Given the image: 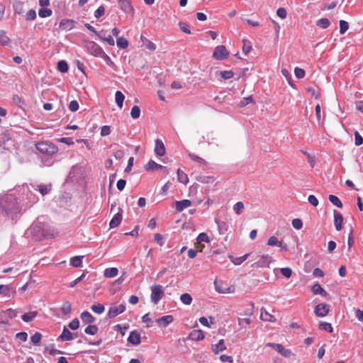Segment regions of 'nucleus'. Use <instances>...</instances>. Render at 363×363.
Returning a JSON list of instances; mask_svg holds the SVG:
<instances>
[{"instance_id":"nucleus-1","label":"nucleus","mask_w":363,"mask_h":363,"mask_svg":"<svg viewBox=\"0 0 363 363\" xmlns=\"http://www.w3.org/2000/svg\"><path fill=\"white\" fill-rule=\"evenodd\" d=\"M34 186L23 185L19 190L20 201L11 194H7L0 197V214L11 218L17 219L22 210L31 207L38 201V198L34 193Z\"/></svg>"},{"instance_id":"nucleus-2","label":"nucleus","mask_w":363,"mask_h":363,"mask_svg":"<svg viewBox=\"0 0 363 363\" xmlns=\"http://www.w3.org/2000/svg\"><path fill=\"white\" fill-rule=\"evenodd\" d=\"M57 234L56 230L48 224L38 220L26 231V235L33 241L54 238Z\"/></svg>"},{"instance_id":"nucleus-3","label":"nucleus","mask_w":363,"mask_h":363,"mask_svg":"<svg viewBox=\"0 0 363 363\" xmlns=\"http://www.w3.org/2000/svg\"><path fill=\"white\" fill-rule=\"evenodd\" d=\"M35 147L38 152L45 157L52 156L58 151V147L50 141L38 142Z\"/></svg>"},{"instance_id":"nucleus-4","label":"nucleus","mask_w":363,"mask_h":363,"mask_svg":"<svg viewBox=\"0 0 363 363\" xmlns=\"http://www.w3.org/2000/svg\"><path fill=\"white\" fill-rule=\"evenodd\" d=\"M163 294V287L161 285H153L151 287V301L155 304L158 303L162 298Z\"/></svg>"},{"instance_id":"nucleus-5","label":"nucleus","mask_w":363,"mask_h":363,"mask_svg":"<svg viewBox=\"0 0 363 363\" xmlns=\"http://www.w3.org/2000/svg\"><path fill=\"white\" fill-rule=\"evenodd\" d=\"M86 50L91 55L96 57H101L105 52L100 45L93 41L86 44Z\"/></svg>"},{"instance_id":"nucleus-6","label":"nucleus","mask_w":363,"mask_h":363,"mask_svg":"<svg viewBox=\"0 0 363 363\" xmlns=\"http://www.w3.org/2000/svg\"><path fill=\"white\" fill-rule=\"evenodd\" d=\"M228 51L224 45L217 46L213 53V57L218 60H222L228 57Z\"/></svg>"},{"instance_id":"nucleus-7","label":"nucleus","mask_w":363,"mask_h":363,"mask_svg":"<svg viewBox=\"0 0 363 363\" xmlns=\"http://www.w3.org/2000/svg\"><path fill=\"white\" fill-rule=\"evenodd\" d=\"M265 346L274 348L284 357H289L291 354L290 350L284 348L281 344L279 343L267 342Z\"/></svg>"},{"instance_id":"nucleus-8","label":"nucleus","mask_w":363,"mask_h":363,"mask_svg":"<svg viewBox=\"0 0 363 363\" xmlns=\"http://www.w3.org/2000/svg\"><path fill=\"white\" fill-rule=\"evenodd\" d=\"M125 310V304H121L119 306H111L108 311V316L109 318H113L119 314L123 313Z\"/></svg>"},{"instance_id":"nucleus-9","label":"nucleus","mask_w":363,"mask_h":363,"mask_svg":"<svg viewBox=\"0 0 363 363\" xmlns=\"http://www.w3.org/2000/svg\"><path fill=\"white\" fill-rule=\"evenodd\" d=\"M330 311V305L326 303L318 304L315 308L314 313L318 317L325 316Z\"/></svg>"},{"instance_id":"nucleus-10","label":"nucleus","mask_w":363,"mask_h":363,"mask_svg":"<svg viewBox=\"0 0 363 363\" xmlns=\"http://www.w3.org/2000/svg\"><path fill=\"white\" fill-rule=\"evenodd\" d=\"M122 213H123V209L122 208H119L118 212L116 213L113 216L112 219L111 220V221L109 223L110 228H116V227H118L121 224V223L122 221V218H123Z\"/></svg>"},{"instance_id":"nucleus-11","label":"nucleus","mask_w":363,"mask_h":363,"mask_svg":"<svg viewBox=\"0 0 363 363\" xmlns=\"http://www.w3.org/2000/svg\"><path fill=\"white\" fill-rule=\"evenodd\" d=\"M76 337L77 335L70 332L66 327H64L62 332L57 340L61 341H70L74 340Z\"/></svg>"},{"instance_id":"nucleus-12","label":"nucleus","mask_w":363,"mask_h":363,"mask_svg":"<svg viewBox=\"0 0 363 363\" xmlns=\"http://www.w3.org/2000/svg\"><path fill=\"white\" fill-rule=\"evenodd\" d=\"M128 342L133 345H138L141 342L140 335L137 330H133L130 333L128 337Z\"/></svg>"},{"instance_id":"nucleus-13","label":"nucleus","mask_w":363,"mask_h":363,"mask_svg":"<svg viewBox=\"0 0 363 363\" xmlns=\"http://www.w3.org/2000/svg\"><path fill=\"white\" fill-rule=\"evenodd\" d=\"M334 215V225L335 229L339 231L342 229V225L343 223V217L340 213L337 211L336 210L333 211Z\"/></svg>"},{"instance_id":"nucleus-14","label":"nucleus","mask_w":363,"mask_h":363,"mask_svg":"<svg viewBox=\"0 0 363 363\" xmlns=\"http://www.w3.org/2000/svg\"><path fill=\"white\" fill-rule=\"evenodd\" d=\"M174 318L172 315H164L156 320V323L162 328H166L169 324L173 322Z\"/></svg>"},{"instance_id":"nucleus-15","label":"nucleus","mask_w":363,"mask_h":363,"mask_svg":"<svg viewBox=\"0 0 363 363\" xmlns=\"http://www.w3.org/2000/svg\"><path fill=\"white\" fill-rule=\"evenodd\" d=\"M196 242L195 245H196V247L197 248H203L204 245H203V242H208L209 238L206 233H201L198 237L196 238Z\"/></svg>"},{"instance_id":"nucleus-16","label":"nucleus","mask_w":363,"mask_h":363,"mask_svg":"<svg viewBox=\"0 0 363 363\" xmlns=\"http://www.w3.org/2000/svg\"><path fill=\"white\" fill-rule=\"evenodd\" d=\"M191 205V202L190 200L184 199L182 201H176L175 203V208L177 211L181 212L184 211L185 208L189 207Z\"/></svg>"},{"instance_id":"nucleus-17","label":"nucleus","mask_w":363,"mask_h":363,"mask_svg":"<svg viewBox=\"0 0 363 363\" xmlns=\"http://www.w3.org/2000/svg\"><path fill=\"white\" fill-rule=\"evenodd\" d=\"M121 9L127 13H131L133 11V6L128 0H118Z\"/></svg>"},{"instance_id":"nucleus-18","label":"nucleus","mask_w":363,"mask_h":363,"mask_svg":"<svg viewBox=\"0 0 363 363\" xmlns=\"http://www.w3.org/2000/svg\"><path fill=\"white\" fill-rule=\"evenodd\" d=\"M155 153L158 156H163L165 154L164 145L159 139L155 140Z\"/></svg>"},{"instance_id":"nucleus-19","label":"nucleus","mask_w":363,"mask_h":363,"mask_svg":"<svg viewBox=\"0 0 363 363\" xmlns=\"http://www.w3.org/2000/svg\"><path fill=\"white\" fill-rule=\"evenodd\" d=\"M74 26V21L70 19H63L60 23V28L62 30H70Z\"/></svg>"},{"instance_id":"nucleus-20","label":"nucleus","mask_w":363,"mask_h":363,"mask_svg":"<svg viewBox=\"0 0 363 363\" xmlns=\"http://www.w3.org/2000/svg\"><path fill=\"white\" fill-rule=\"evenodd\" d=\"M80 318L86 324H90L95 321L94 317L88 311H84L81 313Z\"/></svg>"},{"instance_id":"nucleus-21","label":"nucleus","mask_w":363,"mask_h":363,"mask_svg":"<svg viewBox=\"0 0 363 363\" xmlns=\"http://www.w3.org/2000/svg\"><path fill=\"white\" fill-rule=\"evenodd\" d=\"M226 347L225 345L223 340H220L217 344L212 345V350L216 354L224 351Z\"/></svg>"},{"instance_id":"nucleus-22","label":"nucleus","mask_w":363,"mask_h":363,"mask_svg":"<svg viewBox=\"0 0 363 363\" xmlns=\"http://www.w3.org/2000/svg\"><path fill=\"white\" fill-rule=\"evenodd\" d=\"M215 222L217 225V228L220 235H224L228 229V224L224 221H220L217 218L215 219Z\"/></svg>"},{"instance_id":"nucleus-23","label":"nucleus","mask_w":363,"mask_h":363,"mask_svg":"<svg viewBox=\"0 0 363 363\" xmlns=\"http://www.w3.org/2000/svg\"><path fill=\"white\" fill-rule=\"evenodd\" d=\"M145 169L147 170V171H151V170H154V169H166L165 167L161 165V164H159L157 163H156L155 161L153 160H150L145 166Z\"/></svg>"},{"instance_id":"nucleus-24","label":"nucleus","mask_w":363,"mask_h":363,"mask_svg":"<svg viewBox=\"0 0 363 363\" xmlns=\"http://www.w3.org/2000/svg\"><path fill=\"white\" fill-rule=\"evenodd\" d=\"M267 245L269 247H281V250L286 247V246L282 245V242H280L278 238L275 236H272L269 238Z\"/></svg>"},{"instance_id":"nucleus-25","label":"nucleus","mask_w":363,"mask_h":363,"mask_svg":"<svg viewBox=\"0 0 363 363\" xmlns=\"http://www.w3.org/2000/svg\"><path fill=\"white\" fill-rule=\"evenodd\" d=\"M118 274V269L116 267L106 268L104 272V276L106 278H113Z\"/></svg>"},{"instance_id":"nucleus-26","label":"nucleus","mask_w":363,"mask_h":363,"mask_svg":"<svg viewBox=\"0 0 363 363\" xmlns=\"http://www.w3.org/2000/svg\"><path fill=\"white\" fill-rule=\"evenodd\" d=\"M140 40L143 43V46H145L147 49L150 50H155L156 49V45L150 40H149L144 35H142L140 36Z\"/></svg>"},{"instance_id":"nucleus-27","label":"nucleus","mask_w":363,"mask_h":363,"mask_svg":"<svg viewBox=\"0 0 363 363\" xmlns=\"http://www.w3.org/2000/svg\"><path fill=\"white\" fill-rule=\"evenodd\" d=\"M260 318L264 321L275 322L274 316L269 313L265 309H261Z\"/></svg>"},{"instance_id":"nucleus-28","label":"nucleus","mask_w":363,"mask_h":363,"mask_svg":"<svg viewBox=\"0 0 363 363\" xmlns=\"http://www.w3.org/2000/svg\"><path fill=\"white\" fill-rule=\"evenodd\" d=\"M34 190L36 191H39L42 196H45L48 194L51 190V185H45V184H39L37 186V188L34 187Z\"/></svg>"},{"instance_id":"nucleus-29","label":"nucleus","mask_w":363,"mask_h":363,"mask_svg":"<svg viewBox=\"0 0 363 363\" xmlns=\"http://www.w3.org/2000/svg\"><path fill=\"white\" fill-rule=\"evenodd\" d=\"M311 290L314 294H320L323 296H326L328 295L327 291L319 284H315L312 286Z\"/></svg>"},{"instance_id":"nucleus-30","label":"nucleus","mask_w":363,"mask_h":363,"mask_svg":"<svg viewBox=\"0 0 363 363\" xmlns=\"http://www.w3.org/2000/svg\"><path fill=\"white\" fill-rule=\"evenodd\" d=\"M190 338L193 340H196V341H199V340H201L204 338V334L200 330H193L191 333H190Z\"/></svg>"},{"instance_id":"nucleus-31","label":"nucleus","mask_w":363,"mask_h":363,"mask_svg":"<svg viewBox=\"0 0 363 363\" xmlns=\"http://www.w3.org/2000/svg\"><path fill=\"white\" fill-rule=\"evenodd\" d=\"M248 256V254H245L240 257H234L233 255H229V258L230 259L233 263H234L235 265H238L242 263L247 258Z\"/></svg>"},{"instance_id":"nucleus-32","label":"nucleus","mask_w":363,"mask_h":363,"mask_svg":"<svg viewBox=\"0 0 363 363\" xmlns=\"http://www.w3.org/2000/svg\"><path fill=\"white\" fill-rule=\"evenodd\" d=\"M124 99H125V96L123 95V94L120 91H117L115 94V100H116V104L121 108L123 106Z\"/></svg>"},{"instance_id":"nucleus-33","label":"nucleus","mask_w":363,"mask_h":363,"mask_svg":"<svg viewBox=\"0 0 363 363\" xmlns=\"http://www.w3.org/2000/svg\"><path fill=\"white\" fill-rule=\"evenodd\" d=\"M177 179L179 182L182 183L184 184H187L189 182L187 174L183 171H182L180 169H177Z\"/></svg>"},{"instance_id":"nucleus-34","label":"nucleus","mask_w":363,"mask_h":363,"mask_svg":"<svg viewBox=\"0 0 363 363\" xmlns=\"http://www.w3.org/2000/svg\"><path fill=\"white\" fill-rule=\"evenodd\" d=\"M37 311H30L28 313H24L21 318L24 322L28 323L32 321L37 316Z\"/></svg>"},{"instance_id":"nucleus-35","label":"nucleus","mask_w":363,"mask_h":363,"mask_svg":"<svg viewBox=\"0 0 363 363\" xmlns=\"http://www.w3.org/2000/svg\"><path fill=\"white\" fill-rule=\"evenodd\" d=\"M13 9L16 13L21 14L24 11L23 3L20 1H15L13 4Z\"/></svg>"},{"instance_id":"nucleus-36","label":"nucleus","mask_w":363,"mask_h":363,"mask_svg":"<svg viewBox=\"0 0 363 363\" xmlns=\"http://www.w3.org/2000/svg\"><path fill=\"white\" fill-rule=\"evenodd\" d=\"M101 58H102L105 62L106 63V65L108 66H109L110 67H111L113 70L116 71L117 70V66L116 65V64L111 60V59L110 58V57L106 53L104 52V55L101 57Z\"/></svg>"},{"instance_id":"nucleus-37","label":"nucleus","mask_w":363,"mask_h":363,"mask_svg":"<svg viewBox=\"0 0 363 363\" xmlns=\"http://www.w3.org/2000/svg\"><path fill=\"white\" fill-rule=\"evenodd\" d=\"M11 43L10 38L6 35L4 30H0V44L6 46Z\"/></svg>"},{"instance_id":"nucleus-38","label":"nucleus","mask_w":363,"mask_h":363,"mask_svg":"<svg viewBox=\"0 0 363 363\" xmlns=\"http://www.w3.org/2000/svg\"><path fill=\"white\" fill-rule=\"evenodd\" d=\"M57 69L62 73H65L69 69L68 64L65 60H60L57 63Z\"/></svg>"},{"instance_id":"nucleus-39","label":"nucleus","mask_w":363,"mask_h":363,"mask_svg":"<svg viewBox=\"0 0 363 363\" xmlns=\"http://www.w3.org/2000/svg\"><path fill=\"white\" fill-rule=\"evenodd\" d=\"M316 25L321 28L325 29L330 26V21L326 18H322L317 21Z\"/></svg>"},{"instance_id":"nucleus-40","label":"nucleus","mask_w":363,"mask_h":363,"mask_svg":"<svg viewBox=\"0 0 363 363\" xmlns=\"http://www.w3.org/2000/svg\"><path fill=\"white\" fill-rule=\"evenodd\" d=\"M116 45L119 48L125 49L128 45V40L123 37H119L116 40Z\"/></svg>"},{"instance_id":"nucleus-41","label":"nucleus","mask_w":363,"mask_h":363,"mask_svg":"<svg viewBox=\"0 0 363 363\" xmlns=\"http://www.w3.org/2000/svg\"><path fill=\"white\" fill-rule=\"evenodd\" d=\"M328 199L335 206H337L338 208L342 207V203L337 196H336L335 195H330L328 196Z\"/></svg>"},{"instance_id":"nucleus-42","label":"nucleus","mask_w":363,"mask_h":363,"mask_svg":"<svg viewBox=\"0 0 363 363\" xmlns=\"http://www.w3.org/2000/svg\"><path fill=\"white\" fill-rule=\"evenodd\" d=\"M84 256H76L70 259V264L74 267H79L82 266V259Z\"/></svg>"},{"instance_id":"nucleus-43","label":"nucleus","mask_w":363,"mask_h":363,"mask_svg":"<svg viewBox=\"0 0 363 363\" xmlns=\"http://www.w3.org/2000/svg\"><path fill=\"white\" fill-rule=\"evenodd\" d=\"M180 301L185 305H190L192 303V298L189 294L185 293L181 295Z\"/></svg>"},{"instance_id":"nucleus-44","label":"nucleus","mask_w":363,"mask_h":363,"mask_svg":"<svg viewBox=\"0 0 363 363\" xmlns=\"http://www.w3.org/2000/svg\"><path fill=\"white\" fill-rule=\"evenodd\" d=\"M72 310V305L69 301H65L63 303L61 307V311L64 315H68L70 313Z\"/></svg>"},{"instance_id":"nucleus-45","label":"nucleus","mask_w":363,"mask_h":363,"mask_svg":"<svg viewBox=\"0 0 363 363\" xmlns=\"http://www.w3.org/2000/svg\"><path fill=\"white\" fill-rule=\"evenodd\" d=\"M98 330H99V328L96 325H89L85 328L84 332H85V333H86L88 335H94L97 333Z\"/></svg>"},{"instance_id":"nucleus-46","label":"nucleus","mask_w":363,"mask_h":363,"mask_svg":"<svg viewBox=\"0 0 363 363\" xmlns=\"http://www.w3.org/2000/svg\"><path fill=\"white\" fill-rule=\"evenodd\" d=\"M244 208V203L242 201H238L233 206V211L236 214L240 215L243 212Z\"/></svg>"},{"instance_id":"nucleus-47","label":"nucleus","mask_w":363,"mask_h":363,"mask_svg":"<svg viewBox=\"0 0 363 363\" xmlns=\"http://www.w3.org/2000/svg\"><path fill=\"white\" fill-rule=\"evenodd\" d=\"M38 15L41 18L49 17L52 15V11L50 9L42 8L38 11Z\"/></svg>"},{"instance_id":"nucleus-48","label":"nucleus","mask_w":363,"mask_h":363,"mask_svg":"<svg viewBox=\"0 0 363 363\" xmlns=\"http://www.w3.org/2000/svg\"><path fill=\"white\" fill-rule=\"evenodd\" d=\"M319 328L328 331L329 333H333V328L330 323L327 322L321 321L319 323Z\"/></svg>"},{"instance_id":"nucleus-49","label":"nucleus","mask_w":363,"mask_h":363,"mask_svg":"<svg viewBox=\"0 0 363 363\" xmlns=\"http://www.w3.org/2000/svg\"><path fill=\"white\" fill-rule=\"evenodd\" d=\"M130 116L133 119H137L140 116V108L138 106H134L130 111Z\"/></svg>"},{"instance_id":"nucleus-50","label":"nucleus","mask_w":363,"mask_h":363,"mask_svg":"<svg viewBox=\"0 0 363 363\" xmlns=\"http://www.w3.org/2000/svg\"><path fill=\"white\" fill-rule=\"evenodd\" d=\"M91 310L97 313V314H101L104 312L105 307L104 305L101 303L95 304L91 306Z\"/></svg>"},{"instance_id":"nucleus-51","label":"nucleus","mask_w":363,"mask_h":363,"mask_svg":"<svg viewBox=\"0 0 363 363\" xmlns=\"http://www.w3.org/2000/svg\"><path fill=\"white\" fill-rule=\"evenodd\" d=\"M41 339H42V335L38 332H36L30 337V340H31L32 343L35 345H39Z\"/></svg>"},{"instance_id":"nucleus-52","label":"nucleus","mask_w":363,"mask_h":363,"mask_svg":"<svg viewBox=\"0 0 363 363\" xmlns=\"http://www.w3.org/2000/svg\"><path fill=\"white\" fill-rule=\"evenodd\" d=\"M349 28V24L344 20L340 21V33L343 35Z\"/></svg>"},{"instance_id":"nucleus-53","label":"nucleus","mask_w":363,"mask_h":363,"mask_svg":"<svg viewBox=\"0 0 363 363\" xmlns=\"http://www.w3.org/2000/svg\"><path fill=\"white\" fill-rule=\"evenodd\" d=\"M86 274H87L86 271L84 272L83 274L80 277H79L78 278H77L76 279H74V281L70 282L69 286L72 288L74 287L79 282H80L81 281H82L84 279Z\"/></svg>"},{"instance_id":"nucleus-54","label":"nucleus","mask_w":363,"mask_h":363,"mask_svg":"<svg viewBox=\"0 0 363 363\" xmlns=\"http://www.w3.org/2000/svg\"><path fill=\"white\" fill-rule=\"evenodd\" d=\"M252 50V45L249 40H243V47H242V51L247 54L250 52Z\"/></svg>"},{"instance_id":"nucleus-55","label":"nucleus","mask_w":363,"mask_h":363,"mask_svg":"<svg viewBox=\"0 0 363 363\" xmlns=\"http://www.w3.org/2000/svg\"><path fill=\"white\" fill-rule=\"evenodd\" d=\"M234 74L231 70H225L220 72V76L224 79H229L233 77Z\"/></svg>"},{"instance_id":"nucleus-56","label":"nucleus","mask_w":363,"mask_h":363,"mask_svg":"<svg viewBox=\"0 0 363 363\" xmlns=\"http://www.w3.org/2000/svg\"><path fill=\"white\" fill-rule=\"evenodd\" d=\"M354 143L357 146H359L363 144V138L357 131L354 132Z\"/></svg>"},{"instance_id":"nucleus-57","label":"nucleus","mask_w":363,"mask_h":363,"mask_svg":"<svg viewBox=\"0 0 363 363\" xmlns=\"http://www.w3.org/2000/svg\"><path fill=\"white\" fill-rule=\"evenodd\" d=\"M68 326L71 330H75L78 329L79 326V320L78 318H74L71 322H69Z\"/></svg>"},{"instance_id":"nucleus-58","label":"nucleus","mask_w":363,"mask_h":363,"mask_svg":"<svg viewBox=\"0 0 363 363\" xmlns=\"http://www.w3.org/2000/svg\"><path fill=\"white\" fill-rule=\"evenodd\" d=\"M36 18V12L33 9L28 11L26 15V19L27 21H33Z\"/></svg>"},{"instance_id":"nucleus-59","label":"nucleus","mask_w":363,"mask_h":363,"mask_svg":"<svg viewBox=\"0 0 363 363\" xmlns=\"http://www.w3.org/2000/svg\"><path fill=\"white\" fill-rule=\"evenodd\" d=\"M105 13V8L103 6H100L95 11H94V17L96 18H99L102 16Z\"/></svg>"},{"instance_id":"nucleus-60","label":"nucleus","mask_w":363,"mask_h":363,"mask_svg":"<svg viewBox=\"0 0 363 363\" xmlns=\"http://www.w3.org/2000/svg\"><path fill=\"white\" fill-rule=\"evenodd\" d=\"M294 74L298 79H301L305 76V71L300 67H296L294 69Z\"/></svg>"},{"instance_id":"nucleus-61","label":"nucleus","mask_w":363,"mask_h":363,"mask_svg":"<svg viewBox=\"0 0 363 363\" xmlns=\"http://www.w3.org/2000/svg\"><path fill=\"white\" fill-rule=\"evenodd\" d=\"M79 104L75 100H73V101H70V103L69 104V109L72 112L77 111L79 109Z\"/></svg>"},{"instance_id":"nucleus-62","label":"nucleus","mask_w":363,"mask_h":363,"mask_svg":"<svg viewBox=\"0 0 363 363\" xmlns=\"http://www.w3.org/2000/svg\"><path fill=\"white\" fill-rule=\"evenodd\" d=\"M292 225L295 229H301L303 226V222L299 218H295L292 220Z\"/></svg>"},{"instance_id":"nucleus-63","label":"nucleus","mask_w":363,"mask_h":363,"mask_svg":"<svg viewBox=\"0 0 363 363\" xmlns=\"http://www.w3.org/2000/svg\"><path fill=\"white\" fill-rule=\"evenodd\" d=\"M16 337L21 342H26L28 339V334L26 332H20L16 334Z\"/></svg>"},{"instance_id":"nucleus-64","label":"nucleus","mask_w":363,"mask_h":363,"mask_svg":"<svg viewBox=\"0 0 363 363\" xmlns=\"http://www.w3.org/2000/svg\"><path fill=\"white\" fill-rule=\"evenodd\" d=\"M111 133V128L108 125H104L101 129V135L105 137Z\"/></svg>"}]
</instances>
